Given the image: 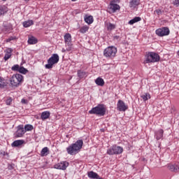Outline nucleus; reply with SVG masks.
<instances>
[{"mask_svg":"<svg viewBox=\"0 0 179 179\" xmlns=\"http://www.w3.org/2000/svg\"><path fill=\"white\" fill-rule=\"evenodd\" d=\"M83 146V140H78L75 143H73L66 148V152L68 155H71V156L78 155V153L80 152V149H82Z\"/></svg>","mask_w":179,"mask_h":179,"instance_id":"f257e3e1","label":"nucleus"},{"mask_svg":"<svg viewBox=\"0 0 179 179\" xmlns=\"http://www.w3.org/2000/svg\"><path fill=\"white\" fill-rule=\"evenodd\" d=\"M106 110L104 104H99L97 106L94 107L92 110H89V114H94L99 117H104V115H106Z\"/></svg>","mask_w":179,"mask_h":179,"instance_id":"f03ea898","label":"nucleus"},{"mask_svg":"<svg viewBox=\"0 0 179 179\" xmlns=\"http://www.w3.org/2000/svg\"><path fill=\"white\" fill-rule=\"evenodd\" d=\"M22 82L23 76L22 74H13L10 78V85L12 87H19Z\"/></svg>","mask_w":179,"mask_h":179,"instance_id":"7ed1b4c3","label":"nucleus"},{"mask_svg":"<svg viewBox=\"0 0 179 179\" xmlns=\"http://www.w3.org/2000/svg\"><path fill=\"white\" fill-rule=\"evenodd\" d=\"M160 61V56L155 52H149L145 56L146 64L152 62H159Z\"/></svg>","mask_w":179,"mask_h":179,"instance_id":"20e7f679","label":"nucleus"},{"mask_svg":"<svg viewBox=\"0 0 179 179\" xmlns=\"http://www.w3.org/2000/svg\"><path fill=\"white\" fill-rule=\"evenodd\" d=\"M117 55V48L115 46H108L103 50V57L110 59Z\"/></svg>","mask_w":179,"mask_h":179,"instance_id":"39448f33","label":"nucleus"},{"mask_svg":"<svg viewBox=\"0 0 179 179\" xmlns=\"http://www.w3.org/2000/svg\"><path fill=\"white\" fill-rule=\"evenodd\" d=\"M59 62V56L57 54H53L48 59V64L45 65L46 69H52V66Z\"/></svg>","mask_w":179,"mask_h":179,"instance_id":"423d86ee","label":"nucleus"},{"mask_svg":"<svg viewBox=\"0 0 179 179\" xmlns=\"http://www.w3.org/2000/svg\"><path fill=\"white\" fill-rule=\"evenodd\" d=\"M155 33L157 36L164 37V36H169L170 34V29L167 27H164L157 29Z\"/></svg>","mask_w":179,"mask_h":179,"instance_id":"0eeeda50","label":"nucleus"},{"mask_svg":"<svg viewBox=\"0 0 179 179\" xmlns=\"http://www.w3.org/2000/svg\"><path fill=\"white\" fill-rule=\"evenodd\" d=\"M69 166V162L64 161L56 164L54 165V169L57 170H66L67 167Z\"/></svg>","mask_w":179,"mask_h":179,"instance_id":"6e6552de","label":"nucleus"},{"mask_svg":"<svg viewBox=\"0 0 179 179\" xmlns=\"http://www.w3.org/2000/svg\"><path fill=\"white\" fill-rule=\"evenodd\" d=\"M26 134V130H24V127H23V125H19L17 127V130L16 131L15 134V138H22Z\"/></svg>","mask_w":179,"mask_h":179,"instance_id":"1a4fd4ad","label":"nucleus"},{"mask_svg":"<svg viewBox=\"0 0 179 179\" xmlns=\"http://www.w3.org/2000/svg\"><path fill=\"white\" fill-rule=\"evenodd\" d=\"M128 106L122 100H119L117 103V109L118 111H127Z\"/></svg>","mask_w":179,"mask_h":179,"instance_id":"9d476101","label":"nucleus"},{"mask_svg":"<svg viewBox=\"0 0 179 179\" xmlns=\"http://www.w3.org/2000/svg\"><path fill=\"white\" fill-rule=\"evenodd\" d=\"M110 9H111L112 12L115 13V12H117V10H120L121 7H120V5L114 3V1H111L110 3Z\"/></svg>","mask_w":179,"mask_h":179,"instance_id":"9b49d317","label":"nucleus"},{"mask_svg":"<svg viewBox=\"0 0 179 179\" xmlns=\"http://www.w3.org/2000/svg\"><path fill=\"white\" fill-rule=\"evenodd\" d=\"M168 167L170 171L173 173H179V164H169Z\"/></svg>","mask_w":179,"mask_h":179,"instance_id":"f8f14e48","label":"nucleus"},{"mask_svg":"<svg viewBox=\"0 0 179 179\" xmlns=\"http://www.w3.org/2000/svg\"><path fill=\"white\" fill-rule=\"evenodd\" d=\"M163 134H164V131L163 129H160L158 131H155V138L157 141H159V139H162L163 138Z\"/></svg>","mask_w":179,"mask_h":179,"instance_id":"ddd939ff","label":"nucleus"},{"mask_svg":"<svg viewBox=\"0 0 179 179\" xmlns=\"http://www.w3.org/2000/svg\"><path fill=\"white\" fill-rule=\"evenodd\" d=\"M24 143V140H16L11 144V146L13 148H17L19 146H22V145Z\"/></svg>","mask_w":179,"mask_h":179,"instance_id":"4468645a","label":"nucleus"},{"mask_svg":"<svg viewBox=\"0 0 179 179\" xmlns=\"http://www.w3.org/2000/svg\"><path fill=\"white\" fill-rule=\"evenodd\" d=\"M50 115H51L50 111H44L41 113V118L43 121H44L45 120H48V118H50Z\"/></svg>","mask_w":179,"mask_h":179,"instance_id":"2eb2a0df","label":"nucleus"},{"mask_svg":"<svg viewBox=\"0 0 179 179\" xmlns=\"http://www.w3.org/2000/svg\"><path fill=\"white\" fill-rule=\"evenodd\" d=\"M140 3L141 1L139 0H131L129 1V7L135 9V8H136V6H138Z\"/></svg>","mask_w":179,"mask_h":179,"instance_id":"dca6fc26","label":"nucleus"},{"mask_svg":"<svg viewBox=\"0 0 179 179\" xmlns=\"http://www.w3.org/2000/svg\"><path fill=\"white\" fill-rule=\"evenodd\" d=\"M64 41L66 44L72 43V36H71V34L68 33L64 35Z\"/></svg>","mask_w":179,"mask_h":179,"instance_id":"f3484780","label":"nucleus"},{"mask_svg":"<svg viewBox=\"0 0 179 179\" xmlns=\"http://www.w3.org/2000/svg\"><path fill=\"white\" fill-rule=\"evenodd\" d=\"M115 146V155H121L122 152H124V148L121 146H117L116 145H114Z\"/></svg>","mask_w":179,"mask_h":179,"instance_id":"a211bd4d","label":"nucleus"},{"mask_svg":"<svg viewBox=\"0 0 179 179\" xmlns=\"http://www.w3.org/2000/svg\"><path fill=\"white\" fill-rule=\"evenodd\" d=\"M37 43H38V41L36 38V37L33 36H29V38H28L29 44H37Z\"/></svg>","mask_w":179,"mask_h":179,"instance_id":"6ab92c4d","label":"nucleus"},{"mask_svg":"<svg viewBox=\"0 0 179 179\" xmlns=\"http://www.w3.org/2000/svg\"><path fill=\"white\" fill-rule=\"evenodd\" d=\"M93 16L92 15H86L85 17V23H87V24H92L93 23Z\"/></svg>","mask_w":179,"mask_h":179,"instance_id":"aec40b11","label":"nucleus"},{"mask_svg":"<svg viewBox=\"0 0 179 179\" xmlns=\"http://www.w3.org/2000/svg\"><path fill=\"white\" fill-rule=\"evenodd\" d=\"M95 83L97 85V86H104V80L100 77L97 78L95 80Z\"/></svg>","mask_w":179,"mask_h":179,"instance_id":"412c9836","label":"nucleus"},{"mask_svg":"<svg viewBox=\"0 0 179 179\" xmlns=\"http://www.w3.org/2000/svg\"><path fill=\"white\" fill-rule=\"evenodd\" d=\"M78 76L80 78V79H83V78H86V76H87V73L81 70H78Z\"/></svg>","mask_w":179,"mask_h":179,"instance_id":"4be33fe9","label":"nucleus"},{"mask_svg":"<svg viewBox=\"0 0 179 179\" xmlns=\"http://www.w3.org/2000/svg\"><path fill=\"white\" fill-rule=\"evenodd\" d=\"M141 20L142 18H141V17H135L129 21V24H134V23H138V22H141Z\"/></svg>","mask_w":179,"mask_h":179,"instance_id":"5701e85b","label":"nucleus"},{"mask_svg":"<svg viewBox=\"0 0 179 179\" xmlns=\"http://www.w3.org/2000/svg\"><path fill=\"white\" fill-rule=\"evenodd\" d=\"M107 154L109 155L110 156L115 155V148L114 145L107 150Z\"/></svg>","mask_w":179,"mask_h":179,"instance_id":"b1692460","label":"nucleus"},{"mask_svg":"<svg viewBox=\"0 0 179 179\" xmlns=\"http://www.w3.org/2000/svg\"><path fill=\"white\" fill-rule=\"evenodd\" d=\"M22 24L24 27H30V26H33V24H34V22L33 20H30L28 21H24L22 23Z\"/></svg>","mask_w":179,"mask_h":179,"instance_id":"393cba45","label":"nucleus"},{"mask_svg":"<svg viewBox=\"0 0 179 179\" xmlns=\"http://www.w3.org/2000/svg\"><path fill=\"white\" fill-rule=\"evenodd\" d=\"M8 12V8H6L5 6L0 7V16H2L5 15Z\"/></svg>","mask_w":179,"mask_h":179,"instance_id":"a878e982","label":"nucleus"},{"mask_svg":"<svg viewBox=\"0 0 179 179\" xmlns=\"http://www.w3.org/2000/svg\"><path fill=\"white\" fill-rule=\"evenodd\" d=\"M8 85V83H6L5 81V79H3V78L0 77V87L1 89H3V87H5V86Z\"/></svg>","mask_w":179,"mask_h":179,"instance_id":"bb28decb","label":"nucleus"},{"mask_svg":"<svg viewBox=\"0 0 179 179\" xmlns=\"http://www.w3.org/2000/svg\"><path fill=\"white\" fill-rule=\"evenodd\" d=\"M47 153H48V148L45 147L42 149L41 152V156L42 157H44V156H47Z\"/></svg>","mask_w":179,"mask_h":179,"instance_id":"cd10ccee","label":"nucleus"},{"mask_svg":"<svg viewBox=\"0 0 179 179\" xmlns=\"http://www.w3.org/2000/svg\"><path fill=\"white\" fill-rule=\"evenodd\" d=\"M18 72H20V73H23V75H26V73H27V72H29V70L25 69L23 66L20 67Z\"/></svg>","mask_w":179,"mask_h":179,"instance_id":"c85d7f7f","label":"nucleus"},{"mask_svg":"<svg viewBox=\"0 0 179 179\" xmlns=\"http://www.w3.org/2000/svg\"><path fill=\"white\" fill-rule=\"evenodd\" d=\"M141 99H143V100L144 101H146L149 100V99H150V94H149L148 93H145V94L141 95Z\"/></svg>","mask_w":179,"mask_h":179,"instance_id":"c756f323","label":"nucleus"},{"mask_svg":"<svg viewBox=\"0 0 179 179\" xmlns=\"http://www.w3.org/2000/svg\"><path fill=\"white\" fill-rule=\"evenodd\" d=\"M87 30H89V27L83 26L80 29V33L85 34V33H86V31H87Z\"/></svg>","mask_w":179,"mask_h":179,"instance_id":"7c9ffc66","label":"nucleus"},{"mask_svg":"<svg viewBox=\"0 0 179 179\" xmlns=\"http://www.w3.org/2000/svg\"><path fill=\"white\" fill-rule=\"evenodd\" d=\"M107 29L108 30H114V29H115V25L109 22L108 24H107Z\"/></svg>","mask_w":179,"mask_h":179,"instance_id":"2f4dec72","label":"nucleus"},{"mask_svg":"<svg viewBox=\"0 0 179 179\" xmlns=\"http://www.w3.org/2000/svg\"><path fill=\"white\" fill-rule=\"evenodd\" d=\"M24 129L25 132H26L27 131H32V129H33V125H31V124H26V125L24 126Z\"/></svg>","mask_w":179,"mask_h":179,"instance_id":"473e14b6","label":"nucleus"},{"mask_svg":"<svg viewBox=\"0 0 179 179\" xmlns=\"http://www.w3.org/2000/svg\"><path fill=\"white\" fill-rule=\"evenodd\" d=\"M20 68V66H19V64H15L11 68V69L12 71H17V72H19Z\"/></svg>","mask_w":179,"mask_h":179,"instance_id":"72a5a7b5","label":"nucleus"},{"mask_svg":"<svg viewBox=\"0 0 179 179\" xmlns=\"http://www.w3.org/2000/svg\"><path fill=\"white\" fill-rule=\"evenodd\" d=\"M66 51H72V43L66 44Z\"/></svg>","mask_w":179,"mask_h":179,"instance_id":"f704fd0d","label":"nucleus"},{"mask_svg":"<svg viewBox=\"0 0 179 179\" xmlns=\"http://www.w3.org/2000/svg\"><path fill=\"white\" fill-rule=\"evenodd\" d=\"M10 57H12V55L6 53L4 55V61H8V59H9V58H10Z\"/></svg>","mask_w":179,"mask_h":179,"instance_id":"c9c22d12","label":"nucleus"},{"mask_svg":"<svg viewBox=\"0 0 179 179\" xmlns=\"http://www.w3.org/2000/svg\"><path fill=\"white\" fill-rule=\"evenodd\" d=\"M155 13H157V15H158V16H160V15H162L163 13V12L162 11V10L157 9V10H155Z\"/></svg>","mask_w":179,"mask_h":179,"instance_id":"e433bc0d","label":"nucleus"},{"mask_svg":"<svg viewBox=\"0 0 179 179\" xmlns=\"http://www.w3.org/2000/svg\"><path fill=\"white\" fill-rule=\"evenodd\" d=\"M11 103H12V98H8L6 101V103L7 104V106H10Z\"/></svg>","mask_w":179,"mask_h":179,"instance_id":"4c0bfd02","label":"nucleus"},{"mask_svg":"<svg viewBox=\"0 0 179 179\" xmlns=\"http://www.w3.org/2000/svg\"><path fill=\"white\" fill-rule=\"evenodd\" d=\"M8 170H13V169H15V164H8Z\"/></svg>","mask_w":179,"mask_h":179,"instance_id":"58836bf2","label":"nucleus"},{"mask_svg":"<svg viewBox=\"0 0 179 179\" xmlns=\"http://www.w3.org/2000/svg\"><path fill=\"white\" fill-rule=\"evenodd\" d=\"M13 51V50L12 48H8L6 50V54H8L10 55H12V52Z\"/></svg>","mask_w":179,"mask_h":179,"instance_id":"ea45409f","label":"nucleus"},{"mask_svg":"<svg viewBox=\"0 0 179 179\" xmlns=\"http://www.w3.org/2000/svg\"><path fill=\"white\" fill-rule=\"evenodd\" d=\"M12 40H14L13 36H10L8 39H6V43H10V41H12Z\"/></svg>","mask_w":179,"mask_h":179,"instance_id":"a19ab883","label":"nucleus"},{"mask_svg":"<svg viewBox=\"0 0 179 179\" xmlns=\"http://www.w3.org/2000/svg\"><path fill=\"white\" fill-rule=\"evenodd\" d=\"M173 4L177 6H179V0H175Z\"/></svg>","mask_w":179,"mask_h":179,"instance_id":"79ce46f5","label":"nucleus"},{"mask_svg":"<svg viewBox=\"0 0 179 179\" xmlns=\"http://www.w3.org/2000/svg\"><path fill=\"white\" fill-rule=\"evenodd\" d=\"M21 102L23 103V104H27V101L26 99H22Z\"/></svg>","mask_w":179,"mask_h":179,"instance_id":"37998d69","label":"nucleus"},{"mask_svg":"<svg viewBox=\"0 0 179 179\" xmlns=\"http://www.w3.org/2000/svg\"><path fill=\"white\" fill-rule=\"evenodd\" d=\"M3 156H6L7 157H9V154L8 152H3Z\"/></svg>","mask_w":179,"mask_h":179,"instance_id":"c03bdc74","label":"nucleus"},{"mask_svg":"<svg viewBox=\"0 0 179 179\" xmlns=\"http://www.w3.org/2000/svg\"><path fill=\"white\" fill-rule=\"evenodd\" d=\"M62 51V52H66V49L65 50V49L63 48Z\"/></svg>","mask_w":179,"mask_h":179,"instance_id":"a18cd8bd","label":"nucleus"},{"mask_svg":"<svg viewBox=\"0 0 179 179\" xmlns=\"http://www.w3.org/2000/svg\"><path fill=\"white\" fill-rule=\"evenodd\" d=\"M73 2H75L76 0H71Z\"/></svg>","mask_w":179,"mask_h":179,"instance_id":"49530a36","label":"nucleus"},{"mask_svg":"<svg viewBox=\"0 0 179 179\" xmlns=\"http://www.w3.org/2000/svg\"><path fill=\"white\" fill-rule=\"evenodd\" d=\"M2 1H6V0H2Z\"/></svg>","mask_w":179,"mask_h":179,"instance_id":"de8ad7c7","label":"nucleus"}]
</instances>
